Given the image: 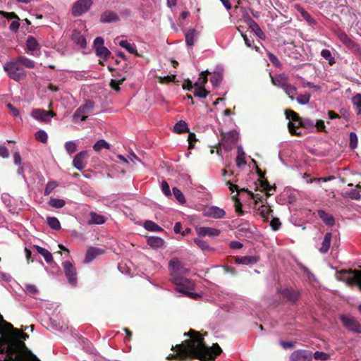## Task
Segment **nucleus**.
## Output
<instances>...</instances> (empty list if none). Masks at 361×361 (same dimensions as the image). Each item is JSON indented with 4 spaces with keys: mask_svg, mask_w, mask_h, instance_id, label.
Returning <instances> with one entry per match:
<instances>
[{
    "mask_svg": "<svg viewBox=\"0 0 361 361\" xmlns=\"http://www.w3.org/2000/svg\"><path fill=\"white\" fill-rule=\"evenodd\" d=\"M24 340H0V353H6L8 355H13L16 353L14 348L15 343L18 346L24 345Z\"/></svg>",
    "mask_w": 361,
    "mask_h": 361,
    "instance_id": "nucleus-8",
    "label": "nucleus"
},
{
    "mask_svg": "<svg viewBox=\"0 0 361 361\" xmlns=\"http://www.w3.org/2000/svg\"><path fill=\"white\" fill-rule=\"evenodd\" d=\"M147 245L154 248H159L163 246L164 240L160 237L150 236L147 240Z\"/></svg>",
    "mask_w": 361,
    "mask_h": 361,
    "instance_id": "nucleus-29",
    "label": "nucleus"
},
{
    "mask_svg": "<svg viewBox=\"0 0 361 361\" xmlns=\"http://www.w3.org/2000/svg\"><path fill=\"white\" fill-rule=\"evenodd\" d=\"M48 225L54 230H59L61 228V224L57 218L54 216H48L47 218Z\"/></svg>",
    "mask_w": 361,
    "mask_h": 361,
    "instance_id": "nucleus-45",
    "label": "nucleus"
},
{
    "mask_svg": "<svg viewBox=\"0 0 361 361\" xmlns=\"http://www.w3.org/2000/svg\"><path fill=\"white\" fill-rule=\"evenodd\" d=\"M16 61L19 65L24 66L28 68H34L35 66V62L25 56H20L16 59Z\"/></svg>",
    "mask_w": 361,
    "mask_h": 361,
    "instance_id": "nucleus-34",
    "label": "nucleus"
},
{
    "mask_svg": "<svg viewBox=\"0 0 361 361\" xmlns=\"http://www.w3.org/2000/svg\"><path fill=\"white\" fill-rule=\"evenodd\" d=\"M35 139L42 143H46L48 140L47 133L44 130H39L35 133Z\"/></svg>",
    "mask_w": 361,
    "mask_h": 361,
    "instance_id": "nucleus-49",
    "label": "nucleus"
},
{
    "mask_svg": "<svg viewBox=\"0 0 361 361\" xmlns=\"http://www.w3.org/2000/svg\"><path fill=\"white\" fill-rule=\"evenodd\" d=\"M104 39L101 37H97L94 40L93 47L97 56L106 60L111 54V51L106 47H104Z\"/></svg>",
    "mask_w": 361,
    "mask_h": 361,
    "instance_id": "nucleus-12",
    "label": "nucleus"
},
{
    "mask_svg": "<svg viewBox=\"0 0 361 361\" xmlns=\"http://www.w3.org/2000/svg\"><path fill=\"white\" fill-rule=\"evenodd\" d=\"M62 266L63 267L64 273L68 279V283L73 286H76L78 279L75 267L69 261L63 262L62 263Z\"/></svg>",
    "mask_w": 361,
    "mask_h": 361,
    "instance_id": "nucleus-9",
    "label": "nucleus"
},
{
    "mask_svg": "<svg viewBox=\"0 0 361 361\" xmlns=\"http://www.w3.org/2000/svg\"><path fill=\"white\" fill-rule=\"evenodd\" d=\"M312 352L307 350H298L292 353L290 361H312Z\"/></svg>",
    "mask_w": 361,
    "mask_h": 361,
    "instance_id": "nucleus-13",
    "label": "nucleus"
},
{
    "mask_svg": "<svg viewBox=\"0 0 361 361\" xmlns=\"http://www.w3.org/2000/svg\"><path fill=\"white\" fill-rule=\"evenodd\" d=\"M110 148L109 144L104 140L101 139L98 140L93 146V149L95 152H99L102 149H109Z\"/></svg>",
    "mask_w": 361,
    "mask_h": 361,
    "instance_id": "nucleus-43",
    "label": "nucleus"
},
{
    "mask_svg": "<svg viewBox=\"0 0 361 361\" xmlns=\"http://www.w3.org/2000/svg\"><path fill=\"white\" fill-rule=\"evenodd\" d=\"M340 279L348 284H355L361 291V271L342 270L339 273Z\"/></svg>",
    "mask_w": 361,
    "mask_h": 361,
    "instance_id": "nucleus-4",
    "label": "nucleus"
},
{
    "mask_svg": "<svg viewBox=\"0 0 361 361\" xmlns=\"http://www.w3.org/2000/svg\"><path fill=\"white\" fill-rule=\"evenodd\" d=\"M104 252V250L98 247H90L87 250L85 262L88 263L94 260L98 255H102Z\"/></svg>",
    "mask_w": 361,
    "mask_h": 361,
    "instance_id": "nucleus-23",
    "label": "nucleus"
},
{
    "mask_svg": "<svg viewBox=\"0 0 361 361\" xmlns=\"http://www.w3.org/2000/svg\"><path fill=\"white\" fill-rule=\"evenodd\" d=\"M7 108L9 109L11 114L14 117L20 116L19 110L13 106L11 104L8 103L6 104Z\"/></svg>",
    "mask_w": 361,
    "mask_h": 361,
    "instance_id": "nucleus-60",
    "label": "nucleus"
},
{
    "mask_svg": "<svg viewBox=\"0 0 361 361\" xmlns=\"http://www.w3.org/2000/svg\"><path fill=\"white\" fill-rule=\"evenodd\" d=\"M204 215L214 219H221L226 215V212L216 206H211L204 210Z\"/></svg>",
    "mask_w": 361,
    "mask_h": 361,
    "instance_id": "nucleus-16",
    "label": "nucleus"
},
{
    "mask_svg": "<svg viewBox=\"0 0 361 361\" xmlns=\"http://www.w3.org/2000/svg\"><path fill=\"white\" fill-rule=\"evenodd\" d=\"M58 186H59V183L56 180H49L46 185V187L44 188V195L45 196L49 195Z\"/></svg>",
    "mask_w": 361,
    "mask_h": 361,
    "instance_id": "nucleus-41",
    "label": "nucleus"
},
{
    "mask_svg": "<svg viewBox=\"0 0 361 361\" xmlns=\"http://www.w3.org/2000/svg\"><path fill=\"white\" fill-rule=\"evenodd\" d=\"M14 361H40L37 356L35 355H32L30 359H25L21 356V355L18 354L16 356V359Z\"/></svg>",
    "mask_w": 361,
    "mask_h": 361,
    "instance_id": "nucleus-61",
    "label": "nucleus"
},
{
    "mask_svg": "<svg viewBox=\"0 0 361 361\" xmlns=\"http://www.w3.org/2000/svg\"><path fill=\"white\" fill-rule=\"evenodd\" d=\"M282 90L286 92V94L291 100L294 99L293 95L295 94L297 91V88L295 86L288 82Z\"/></svg>",
    "mask_w": 361,
    "mask_h": 361,
    "instance_id": "nucleus-42",
    "label": "nucleus"
},
{
    "mask_svg": "<svg viewBox=\"0 0 361 361\" xmlns=\"http://www.w3.org/2000/svg\"><path fill=\"white\" fill-rule=\"evenodd\" d=\"M34 247L44 258L47 263L51 264L54 262L52 254L48 250L38 245H35Z\"/></svg>",
    "mask_w": 361,
    "mask_h": 361,
    "instance_id": "nucleus-26",
    "label": "nucleus"
},
{
    "mask_svg": "<svg viewBox=\"0 0 361 361\" xmlns=\"http://www.w3.org/2000/svg\"><path fill=\"white\" fill-rule=\"evenodd\" d=\"M332 238V233L330 232L326 233L323 238L322 246L319 248V251L322 253H326L330 247L331 241Z\"/></svg>",
    "mask_w": 361,
    "mask_h": 361,
    "instance_id": "nucleus-25",
    "label": "nucleus"
},
{
    "mask_svg": "<svg viewBox=\"0 0 361 361\" xmlns=\"http://www.w3.org/2000/svg\"><path fill=\"white\" fill-rule=\"evenodd\" d=\"M247 24L250 27V28L252 29L253 32L256 34L257 37L262 39L264 37V34L259 25L252 18H249L247 20Z\"/></svg>",
    "mask_w": 361,
    "mask_h": 361,
    "instance_id": "nucleus-28",
    "label": "nucleus"
},
{
    "mask_svg": "<svg viewBox=\"0 0 361 361\" xmlns=\"http://www.w3.org/2000/svg\"><path fill=\"white\" fill-rule=\"evenodd\" d=\"M210 73L208 71H202L200 77L195 82L194 86L195 88H204L205 84L207 82V75Z\"/></svg>",
    "mask_w": 361,
    "mask_h": 361,
    "instance_id": "nucleus-31",
    "label": "nucleus"
},
{
    "mask_svg": "<svg viewBox=\"0 0 361 361\" xmlns=\"http://www.w3.org/2000/svg\"><path fill=\"white\" fill-rule=\"evenodd\" d=\"M174 131L178 133H183L188 131V124L184 121H180L177 122L174 127Z\"/></svg>",
    "mask_w": 361,
    "mask_h": 361,
    "instance_id": "nucleus-38",
    "label": "nucleus"
},
{
    "mask_svg": "<svg viewBox=\"0 0 361 361\" xmlns=\"http://www.w3.org/2000/svg\"><path fill=\"white\" fill-rule=\"evenodd\" d=\"M173 283L177 286V290L179 292L185 293L187 290L190 289L193 286L192 281L181 276H176L172 279Z\"/></svg>",
    "mask_w": 361,
    "mask_h": 361,
    "instance_id": "nucleus-14",
    "label": "nucleus"
},
{
    "mask_svg": "<svg viewBox=\"0 0 361 361\" xmlns=\"http://www.w3.org/2000/svg\"><path fill=\"white\" fill-rule=\"evenodd\" d=\"M285 114L287 119L292 120V121L295 122V123L289 121L288 126L289 131L293 135H301V132H298L296 130V128L299 127L300 126V121L302 120V118L299 116V115L293 111V110H286Z\"/></svg>",
    "mask_w": 361,
    "mask_h": 361,
    "instance_id": "nucleus-6",
    "label": "nucleus"
},
{
    "mask_svg": "<svg viewBox=\"0 0 361 361\" xmlns=\"http://www.w3.org/2000/svg\"><path fill=\"white\" fill-rule=\"evenodd\" d=\"M310 97L311 94L310 93L302 94L297 97L296 101L301 105H306L310 102Z\"/></svg>",
    "mask_w": 361,
    "mask_h": 361,
    "instance_id": "nucleus-48",
    "label": "nucleus"
},
{
    "mask_svg": "<svg viewBox=\"0 0 361 361\" xmlns=\"http://www.w3.org/2000/svg\"><path fill=\"white\" fill-rule=\"evenodd\" d=\"M221 80H222V76L221 74H219V73L214 74L210 78V82L215 87H217L221 83Z\"/></svg>",
    "mask_w": 361,
    "mask_h": 361,
    "instance_id": "nucleus-57",
    "label": "nucleus"
},
{
    "mask_svg": "<svg viewBox=\"0 0 361 361\" xmlns=\"http://www.w3.org/2000/svg\"><path fill=\"white\" fill-rule=\"evenodd\" d=\"M197 234L201 237H205L207 235L215 238L220 235V230L211 227H199L195 229Z\"/></svg>",
    "mask_w": 361,
    "mask_h": 361,
    "instance_id": "nucleus-17",
    "label": "nucleus"
},
{
    "mask_svg": "<svg viewBox=\"0 0 361 361\" xmlns=\"http://www.w3.org/2000/svg\"><path fill=\"white\" fill-rule=\"evenodd\" d=\"M90 220L89 221L90 224H102L105 222V218L100 214H98L95 212L90 213Z\"/></svg>",
    "mask_w": 361,
    "mask_h": 361,
    "instance_id": "nucleus-37",
    "label": "nucleus"
},
{
    "mask_svg": "<svg viewBox=\"0 0 361 361\" xmlns=\"http://www.w3.org/2000/svg\"><path fill=\"white\" fill-rule=\"evenodd\" d=\"M1 15L3 16L4 18H6L7 19H17L19 20V18L14 12H5L1 11Z\"/></svg>",
    "mask_w": 361,
    "mask_h": 361,
    "instance_id": "nucleus-63",
    "label": "nucleus"
},
{
    "mask_svg": "<svg viewBox=\"0 0 361 361\" xmlns=\"http://www.w3.org/2000/svg\"><path fill=\"white\" fill-rule=\"evenodd\" d=\"M161 190L163 193L167 197L171 195L169 185L166 180H163L161 182Z\"/></svg>",
    "mask_w": 361,
    "mask_h": 361,
    "instance_id": "nucleus-58",
    "label": "nucleus"
},
{
    "mask_svg": "<svg viewBox=\"0 0 361 361\" xmlns=\"http://www.w3.org/2000/svg\"><path fill=\"white\" fill-rule=\"evenodd\" d=\"M185 42L188 46L192 47L194 45L195 39L198 35V32L195 29H190L185 33Z\"/></svg>",
    "mask_w": 361,
    "mask_h": 361,
    "instance_id": "nucleus-30",
    "label": "nucleus"
},
{
    "mask_svg": "<svg viewBox=\"0 0 361 361\" xmlns=\"http://www.w3.org/2000/svg\"><path fill=\"white\" fill-rule=\"evenodd\" d=\"M259 260V257L258 256L237 257L235 259V262L238 264L245 265H253L256 264Z\"/></svg>",
    "mask_w": 361,
    "mask_h": 361,
    "instance_id": "nucleus-24",
    "label": "nucleus"
},
{
    "mask_svg": "<svg viewBox=\"0 0 361 361\" xmlns=\"http://www.w3.org/2000/svg\"><path fill=\"white\" fill-rule=\"evenodd\" d=\"M34 325L22 326L20 329L14 328L13 326L5 321L0 314V338H28L29 335L27 331L29 330L32 332Z\"/></svg>",
    "mask_w": 361,
    "mask_h": 361,
    "instance_id": "nucleus-2",
    "label": "nucleus"
},
{
    "mask_svg": "<svg viewBox=\"0 0 361 361\" xmlns=\"http://www.w3.org/2000/svg\"><path fill=\"white\" fill-rule=\"evenodd\" d=\"M171 349L175 353L168 355L169 361H215L223 352L217 343L208 345L204 340H184Z\"/></svg>",
    "mask_w": 361,
    "mask_h": 361,
    "instance_id": "nucleus-1",
    "label": "nucleus"
},
{
    "mask_svg": "<svg viewBox=\"0 0 361 361\" xmlns=\"http://www.w3.org/2000/svg\"><path fill=\"white\" fill-rule=\"evenodd\" d=\"M312 356L315 360L321 361H326L330 358L329 354L320 351H316Z\"/></svg>",
    "mask_w": 361,
    "mask_h": 361,
    "instance_id": "nucleus-53",
    "label": "nucleus"
},
{
    "mask_svg": "<svg viewBox=\"0 0 361 361\" xmlns=\"http://www.w3.org/2000/svg\"><path fill=\"white\" fill-rule=\"evenodd\" d=\"M172 190L173 195L180 204L185 203V198L183 192L178 188L174 187L173 188Z\"/></svg>",
    "mask_w": 361,
    "mask_h": 361,
    "instance_id": "nucleus-50",
    "label": "nucleus"
},
{
    "mask_svg": "<svg viewBox=\"0 0 361 361\" xmlns=\"http://www.w3.org/2000/svg\"><path fill=\"white\" fill-rule=\"evenodd\" d=\"M318 215L326 225L331 226L334 224L335 221L333 216L326 213L325 211L319 210Z\"/></svg>",
    "mask_w": 361,
    "mask_h": 361,
    "instance_id": "nucleus-27",
    "label": "nucleus"
},
{
    "mask_svg": "<svg viewBox=\"0 0 361 361\" xmlns=\"http://www.w3.org/2000/svg\"><path fill=\"white\" fill-rule=\"evenodd\" d=\"M26 47L29 51H35L39 48V44L33 36H28L26 40Z\"/></svg>",
    "mask_w": 361,
    "mask_h": 361,
    "instance_id": "nucleus-36",
    "label": "nucleus"
},
{
    "mask_svg": "<svg viewBox=\"0 0 361 361\" xmlns=\"http://www.w3.org/2000/svg\"><path fill=\"white\" fill-rule=\"evenodd\" d=\"M92 4V0H78L73 6L72 14L80 16L89 11Z\"/></svg>",
    "mask_w": 361,
    "mask_h": 361,
    "instance_id": "nucleus-11",
    "label": "nucleus"
},
{
    "mask_svg": "<svg viewBox=\"0 0 361 361\" xmlns=\"http://www.w3.org/2000/svg\"><path fill=\"white\" fill-rule=\"evenodd\" d=\"M118 44L126 49L129 53L139 56L135 44H130L127 40H121L118 42Z\"/></svg>",
    "mask_w": 361,
    "mask_h": 361,
    "instance_id": "nucleus-32",
    "label": "nucleus"
},
{
    "mask_svg": "<svg viewBox=\"0 0 361 361\" xmlns=\"http://www.w3.org/2000/svg\"><path fill=\"white\" fill-rule=\"evenodd\" d=\"M4 70L7 73L8 77L17 82L23 80L26 78L25 71L16 61L6 62L4 65Z\"/></svg>",
    "mask_w": 361,
    "mask_h": 361,
    "instance_id": "nucleus-3",
    "label": "nucleus"
},
{
    "mask_svg": "<svg viewBox=\"0 0 361 361\" xmlns=\"http://www.w3.org/2000/svg\"><path fill=\"white\" fill-rule=\"evenodd\" d=\"M55 115V113L51 111H45L40 109H35L31 113L32 118L43 122L50 121V118Z\"/></svg>",
    "mask_w": 361,
    "mask_h": 361,
    "instance_id": "nucleus-15",
    "label": "nucleus"
},
{
    "mask_svg": "<svg viewBox=\"0 0 361 361\" xmlns=\"http://www.w3.org/2000/svg\"><path fill=\"white\" fill-rule=\"evenodd\" d=\"M299 127H302L309 130H313L314 129V123L311 119L302 118V120L300 121Z\"/></svg>",
    "mask_w": 361,
    "mask_h": 361,
    "instance_id": "nucleus-47",
    "label": "nucleus"
},
{
    "mask_svg": "<svg viewBox=\"0 0 361 361\" xmlns=\"http://www.w3.org/2000/svg\"><path fill=\"white\" fill-rule=\"evenodd\" d=\"M65 149L69 154L74 153L77 150L76 142L75 141L66 142L65 143Z\"/></svg>",
    "mask_w": 361,
    "mask_h": 361,
    "instance_id": "nucleus-51",
    "label": "nucleus"
},
{
    "mask_svg": "<svg viewBox=\"0 0 361 361\" xmlns=\"http://www.w3.org/2000/svg\"><path fill=\"white\" fill-rule=\"evenodd\" d=\"M209 94V92L205 88H195L194 95L200 98H205Z\"/></svg>",
    "mask_w": 361,
    "mask_h": 361,
    "instance_id": "nucleus-55",
    "label": "nucleus"
},
{
    "mask_svg": "<svg viewBox=\"0 0 361 361\" xmlns=\"http://www.w3.org/2000/svg\"><path fill=\"white\" fill-rule=\"evenodd\" d=\"M342 325L349 331L361 333V325L355 318L350 316L341 315L340 317Z\"/></svg>",
    "mask_w": 361,
    "mask_h": 361,
    "instance_id": "nucleus-10",
    "label": "nucleus"
},
{
    "mask_svg": "<svg viewBox=\"0 0 361 361\" xmlns=\"http://www.w3.org/2000/svg\"><path fill=\"white\" fill-rule=\"evenodd\" d=\"M94 108L93 102L88 100L85 104L80 106L74 113L73 116V121L75 123L79 121H84L87 118L86 114L90 113Z\"/></svg>",
    "mask_w": 361,
    "mask_h": 361,
    "instance_id": "nucleus-5",
    "label": "nucleus"
},
{
    "mask_svg": "<svg viewBox=\"0 0 361 361\" xmlns=\"http://www.w3.org/2000/svg\"><path fill=\"white\" fill-rule=\"evenodd\" d=\"M71 39L74 44L80 46L81 48H85L87 42L85 37L78 30H74L71 35Z\"/></svg>",
    "mask_w": 361,
    "mask_h": 361,
    "instance_id": "nucleus-22",
    "label": "nucleus"
},
{
    "mask_svg": "<svg viewBox=\"0 0 361 361\" xmlns=\"http://www.w3.org/2000/svg\"><path fill=\"white\" fill-rule=\"evenodd\" d=\"M144 227L146 230L149 231H161L163 228L159 225L152 221H146L144 224Z\"/></svg>",
    "mask_w": 361,
    "mask_h": 361,
    "instance_id": "nucleus-44",
    "label": "nucleus"
},
{
    "mask_svg": "<svg viewBox=\"0 0 361 361\" xmlns=\"http://www.w3.org/2000/svg\"><path fill=\"white\" fill-rule=\"evenodd\" d=\"M279 344L284 348V349H288V348H293L295 347V342L290 341H281L279 342Z\"/></svg>",
    "mask_w": 361,
    "mask_h": 361,
    "instance_id": "nucleus-64",
    "label": "nucleus"
},
{
    "mask_svg": "<svg viewBox=\"0 0 361 361\" xmlns=\"http://www.w3.org/2000/svg\"><path fill=\"white\" fill-rule=\"evenodd\" d=\"M87 157L88 152L87 151H82L77 154L73 160L74 167L79 171H82L85 167L84 160Z\"/></svg>",
    "mask_w": 361,
    "mask_h": 361,
    "instance_id": "nucleus-18",
    "label": "nucleus"
},
{
    "mask_svg": "<svg viewBox=\"0 0 361 361\" xmlns=\"http://www.w3.org/2000/svg\"><path fill=\"white\" fill-rule=\"evenodd\" d=\"M282 297L291 302H295L299 298V292L288 288H284L280 291Z\"/></svg>",
    "mask_w": 361,
    "mask_h": 361,
    "instance_id": "nucleus-19",
    "label": "nucleus"
},
{
    "mask_svg": "<svg viewBox=\"0 0 361 361\" xmlns=\"http://www.w3.org/2000/svg\"><path fill=\"white\" fill-rule=\"evenodd\" d=\"M183 336H188L189 338H202L203 337L208 336L207 332L202 333L200 331H196L194 329H190L188 332L183 333Z\"/></svg>",
    "mask_w": 361,
    "mask_h": 361,
    "instance_id": "nucleus-35",
    "label": "nucleus"
},
{
    "mask_svg": "<svg viewBox=\"0 0 361 361\" xmlns=\"http://www.w3.org/2000/svg\"><path fill=\"white\" fill-rule=\"evenodd\" d=\"M350 144L349 146L351 149H355L357 146V137L355 132H350L349 135Z\"/></svg>",
    "mask_w": 361,
    "mask_h": 361,
    "instance_id": "nucleus-54",
    "label": "nucleus"
},
{
    "mask_svg": "<svg viewBox=\"0 0 361 361\" xmlns=\"http://www.w3.org/2000/svg\"><path fill=\"white\" fill-rule=\"evenodd\" d=\"M48 204L49 206L54 208L60 209L65 206L66 202L62 199L51 197L48 202Z\"/></svg>",
    "mask_w": 361,
    "mask_h": 361,
    "instance_id": "nucleus-39",
    "label": "nucleus"
},
{
    "mask_svg": "<svg viewBox=\"0 0 361 361\" xmlns=\"http://www.w3.org/2000/svg\"><path fill=\"white\" fill-rule=\"evenodd\" d=\"M119 17L116 13L111 11H106L101 14L100 22L109 23L119 21Z\"/></svg>",
    "mask_w": 361,
    "mask_h": 361,
    "instance_id": "nucleus-20",
    "label": "nucleus"
},
{
    "mask_svg": "<svg viewBox=\"0 0 361 361\" xmlns=\"http://www.w3.org/2000/svg\"><path fill=\"white\" fill-rule=\"evenodd\" d=\"M271 80L274 85L281 89L288 83V78L283 73L277 74L274 76L271 75Z\"/></svg>",
    "mask_w": 361,
    "mask_h": 361,
    "instance_id": "nucleus-21",
    "label": "nucleus"
},
{
    "mask_svg": "<svg viewBox=\"0 0 361 361\" xmlns=\"http://www.w3.org/2000/svg\"><path fill=\"white\" fill-rule=\"evenodd\" d=\"M169 269L172 276V279L176 276L187 274L189 269L185 268L181 262L178 258H173L169 263Z\"/></svg>",
    "mask_w": 361,
    "mask_h": 361,
    "instance_id": "nucleus-7",
    "label": "nucleus"
},
{
    "mask_svg": "<svg viewBox=\"0 0 361 361\" xmlns=\"http://www.w3.org/2000/svg\"><path fill=\"white\" fill-rule=\"evenodd\" d=\"M24 291L28 295L34 298L39 292L38 288L36 286L32 284H25L24 287Z\"/></svg>",
    "mask_w": 361,
    "mask_h": 361,
    "instance_id": "nucleus-46",
    "label": "nucleus"
},
{
    "mask_svg": "<svg viewBox=\"0 0 361 361\" xmlns=\"http://www.w3.org/2000/svg\"><path fill=\"white\" fill-rule=\"evenodd\" d=\"M258 212L264 219L267 220L273 211L269 206L262 205L258 208Z\"/></svg>",
    "mask_w": 361,
    "mask_h": 361,
    "instance_id": "nucleus-40",
    "label": "nucleus"
},
{
    "mask_svg": "<svg viewBox=\"0 0 361 361\" xmlns=\"http://www.w3.org/2000/svg\"><path fill=\"white\" fill-rule=\"evenodd\" d=\"M194 242L202 250L204 251L210 250L209 244L204 240L200 238H195Z\"/></svg>",
    "mask_w": 361,
    "mask_h": 361,
    "instance_id": "nucleus-52",
    "label": "nucleus"
},
{
    "mask_svg": "<svg viewBox=\"0 0 361 361\" xmlns=\"http://www.w3.org/2000/svg\"><path fill=\"white\" fill-rule=\"evenodd\" d=\"M237 157H236V164L238 167L240 168L246 164V161H245V154L243 151V149L241 146H238L237 148Z\"/></svg>",
    "mask_w": 361,
    "mask_h": 361,
    "instance_id": "nucleus-33",
    "label": "nucleus"
},
{
    "mask_svg": "<svg viewBox=\"0 0 361 361\" xmlns=\"http://www.w3.org/2000/svg\"><path fill=\"white\" fill-rule=\"evenodd\" d=\"M267 56L269 61L274 66L279 68L281 67V63L275 55H274L272 53L269 52Z\"/></svg>",
    "mask_w": 361,
    "mask_h": 361,
    "instance_id": "nucleus-56",
    "label": "nucleus"
},
{
    "mask_svg": "<svg viewBox=\"0 0 361 361\" xmlns=\"http://www.w3.org/2000/svg\"><path fill=\"white\" fill-rule=\"evenodd\" d=\"M125 78H122L119 80L112 79L110 82L111 87L115 90L118 91L120 89L119 85L122 84Z\"/></svg>",
    "mask_w": 361,
    "mask_h": 361,
    "instance_id": "nucleus-62",
    "label": "nucleus"
},
{
    "mask_svg": "<svg viewBox=\"0 0 361 361\" xmlns=\"http://www.w3.org/2000/svg\"><path fill=\"white\" fill-rule=\"evenodd\" d=\"M281 225L280 220L278 218H272L270 226L274 231H277Z\"/></svg>",
    "mask_w": 361,
    "mask_h": 361,
    "instance_id": "nucleus-59",
    "label": "nucleus"
}]
</instances>
